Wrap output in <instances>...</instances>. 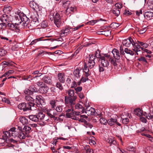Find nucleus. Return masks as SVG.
Listing matches in <instances>:
<instances>
[{
  "mask_svg": "<svg viewBox=\"0 0 153 153\" xmlns=\"http://www.w3.org/2000/svg\"><path fill=\"white\" fill-rule=\"evenodd\" d=\"M2 23H1L3 27V28L6 27L8 22H7V20L6 19L2 20Z\"/></svg>",
  "mask_w": 153,
  "mask_h": 153,
  "instance_id": "49",
  "label": "nucleus"
},
{
  "mask_svg": "<svg viewBox=\"0 0 153 153\" xmlns=\"http://www.w3.org/2000/svg\"><path fill=\"white\" fill-rule=\"evenodd\" d=\"M101 56L100 54V51L99 50V49H97V50L95 52V57L100 59L101 56Z\"/></svg>",
  "mask_w": 153,
  "mask_h": 153,
  "instance_id": "39",
  "label": "nucleus"
},
{
  "mask_svg": "<svg viewBox=\"0 0 153 153\" xmlns=\"http://www.w3.org/2000/svg\"><path fill=\"white\" fill-rule=\"evenodd\" d=\"M109 61L110 62L111 64L113 65L114 66H117V65L118 60L115 58V59H113L110 56V58H109Z\"/></svg>",
  "mask_w": 153,
  "mask_h": 153,
  "instance_id": "28",
  "label": "nucleus"
},
{
  "mask_svg": "<svg viewBox=\"0 0 153 153\" xmlns=\"http://www.w3.org/2000/svg\"><path fill=\"white\" fill-rule=\"evenodd\" d=\"M23 130L25 131L24 132L26 134L27 137H29V134L31 132L32 130L30 126H25L23 128Z\"/></svg>",
  "mask_w": 153,
  "mask_h": 153,
  "instance_id": "16",
  "label": "nucleus"
},
{
  "mask_svg": "<svg viewBox=\"0 0 153 153\" xmlns=\"http://www.w3.org/2000/svg\"><path fill=\"white\" fill-rule=\"evenodd\" d=\"M80 112L79 111H74V116L76 117H79L80 115Z\"/></svg>",
  "mask_w": 153,
  "mask_h": 153,
  "instance_id": "63",
  "label": "nucleus"
},
{
  "mask_svg": "<svg viewBox=\"0 0 153 153\" xmlns=\"http://www.w3.org/2000/svg\"><path fill=\"white\" fill-rule=\"evenodd\" d=\"M82 70L81 68H77L74 70V74L75 77L77 78H79L80 77V71Z\"/></svg>",
  "mask_w": 153,
  "mask_h": 153,
  "instance_id": "26",
  "label": "nucleus"
},
{
  "mask_svg": "<svg viewBox=\"0 0 153 153\" xmlns=\"http://www.w3.org/2000/svg\"><path fill=\"white\" fill-rule=\"evenodd\" d=\"M85 113L87 114L88 116L92 115H95L96 114L95 109L94 108L92 107H88L86 108Z\"/></svg>",
  "mask_w": 153,
  "mask_h": 153,
  "instance_id": "10",
  "label": "nucleus"
},
{
  "mask_svg": "<svg viewBox=\"0 0 153 153\" xmlns=\"http://www.w3.org/2000/svg\"><path fill=\"white\" fill-rule=\"evenodd\" d=\"M33 96V95L32 97H31V96L29 95L26 96L25 97V99L28 102H31L34 105V107L35 106V104L34 103V98H35V97L34 98Z\"/></svg>",
  "mask_w": 153,
  "mask_h": 153,
  "instance_id": "20",
  "label": "nucleus"
},
{
  "mask_svg": "<svg viewBox=\"0 0 153 153\" xmlns=\"http://www.w3.org/2000/svg\"><path fill=\"white\" fill-rule=\"evenodd\" d=\"M19 122H20L23 125L27 124L28 123V120L25 117H21L19 119Z\"/></svg>",
  "mask_w": 153,
  "mask_h": 153,
  "instance_id": "23",
  "label": "nucleus"
},
{
  "mask_svg": "<svg viewBox=\"0 0 153 153\" xmlns=\"http://www.w3.org/2000/svg\"><path fill=\"white\" fill-rule=\"evenodd\" d=\"M132 14L131 12L129 11V10H124L123 12V15L126 16H129Z\"/></svg>",
  "mask_w": 153,
  "mask_h": 153,
  "instance_id": "54",
  "label": "nucleus"
},
{
  "mask_svg": "<svg viewBox=\"0 0 153 153\" xmlns=\"http://www.w3.org/2000/svg\"><path fill=\"white\" fill-rule=\"evenodd\" d=\"M35 101L36 104V105H42V103L44 102L42 97L41 96H36L35 98V100H34Z\"/></svg>",
  "mask_w": 153,
  "mask_h": 153,
  "instance_id": "12",
  "label": "nucleus"
},
{
  "mask_svg": "<svg viewBox=\"0 0 153 153\" xmlns=\"http://www.w3.org/2000/svg\"><path fill=\"white\" fill-rule=\"evenodd\" d=\"M146 118L148 120H152L153 121V114H149L146 116Z\"/></svg>",
  "mask_w": 153,
  "mask_h": 153,
  "instance_id": "64",
  "label": "nucleus"
},
{
  "mask_svg": "<svg viewBox=\"0 0 153 153\" xmlns=\"http://www.w3.org/2000/svg\"><path fill=\"white\" fill-rule=\"evenodd\" d=\"M26 137V134H25L24 132H19V134L18 138H19L20 139H24Z\"/></svg>",
  "mask_w": 153,
  "mask_h": 153,
  "instance_id": "35",
  "label": "nucleus"
},
{
  "mask_svg": "<svg viewBox=\"0 0 153 153\" xmlns=\"http://www.w3.org/2000/svg\"><path fill=\"white\" fill-rule=\"evenodd\" d=\"M88 61V66L89 67L90 69L92 68L95 65L94 61Z\"/></svg>",
  "mask_w": 153,
  "mask_h": 153,
  "instance_id": "41",
  "label": "nucleus"
},
{
  "mask_svg": "<svg viewBox=\"0 0 153 153\" xmlns=\"http://www.w3.org/2000/svg\"><path fill=\"white\" fill-rule=\"evenodd\" d=\"M106 141L108 143L111 144H115L116 143V141L113 139L111 138H108L107 140Z\"/></svg>",
  "mask_w": 153,
  "mask_h": 153,
  "instance_id": "40",
  "label": "nucleus"
},
{
  "mask_svg": "<svg viewBox=\"0 0 153 153\" xmlns=\"http://www.w3.org/2000/svg\"><path fill=\"white\" fill-rule=\"evenodd\" d=\"M15 21L14 24L15 25H19L20 24L22 23V20L21 19L20 16H15Z\"/></svg>",
  "mask_w": 153,
  "mask_h": 153,
  "instance_id": "30",
  "label": "nucleus"
},
{
  "mask_svg": "<svg viewBox=\"0 0 153 153\" xmlns=\"http://www.w3.org/2000/svg\"><path fill=\"white\" fill-rule=\"evenodd\" d=\"M119 26V24L113 22L110 25V27L113 29H115L118 27Z\"/></svg>",
  "mask_w": 153,
  "mask_h": 153,
  "instance_id": "38",
  "label": "nucleus"
},
{
  "mask_svg": "<svg viewBox=\"0 0 153 153\" xmlns=\"http://www.w3.org/2000/svg\"><path fill=\"white\" fill-rule=\"evenodd\" d=\"M49 89V87L46 85H44L39 88V91L42 94H46Z\"/></svg>",
  "mask_w": 153,
  "mask_h": 153,
  "instance_id": "19",
  "label": "nucleus"
},
{
  "mask_svg": "<svg viewBox=\"0 0 153 153\" xmlns=\"http://www.w3.org/2000/svg\"><path fill=\"white\" fill-rule=\"evenodd\" d=\"M59 81L61 83H64L65 81V76L64 74L59 73L58 74Z\"/></svg>",
  "mask_w": 153,
  "mask_h": 153,
  "instance_id": "21",
  "label": "nucleus"
},
{
  "mask_svg": "<svg viewBox=\"0 0 153 153\" xmlns=\"http://www.w3.org/2000/svg\"><path fill=\"white\" fill-rule=\"evenodd\" d=\"M133 46V47L134 48H141L142 47H141L139 45H138V43H137L136 41L135 42L134 41V43L132 45Z\"/></svg>",
  "mask_w": 153,
  "mask_h": 153,
  "instance_id": "48",
  "label": "nucleus"
},
{
  "mask_svg": "<svg viewBox=\"0 0 153 153\" xmlns=\"http://www.w3.org/2000/svg\"><path fill=\"white\" fill-rule=\"evenodd\" d=\"M120 55H121L123 56H124V55H125V53H124V51L123 49V48L121 46L120 47Z\"/></svg>",
  "mask_w": 153,
  "mask_h": 153,
  "instance_id": "59",
  "label": "nucleus"
},
{
  "mask_svg": "<svg viewBox=\"0 0 153 153\" xmlns=\"http://www.w3.org/2000/svg\"><path fill=\"white\" fill-rule=\"evenodd\" d=\"M36 115L38 119V121L43 120L45 117V114H44L42 112H39Z\"/></svg>",
  "mask_w": 153,
  "mask_h": 153,
  "instance_id": "25",
  "label": "nucleus"
},
{
  "mask_svg": "<svg viewBox=\"0 0 153 153\" xmlns=\"http://www.w3.org/2000/svg\"><path fill=\"white\" fill-rule=\"evenodd\" d=\"M44 38V37H42L38 39H36L33 40L30 43V45H33L36 43L37 42L41 41L51 40V42H53V40L51 39H42Z\"/></svg>",
  "mask_w": 153,
  "mask_h": 153,
  "instance_id": "15",
  "label": "nucleus"
},
{
  "mask_svg": "<svg viewBox=\"0 0 153 153\" xmlns=\"http://www.w3.org/2000/svg\"><path fill=\"white\" fill-rule=\"evenodd\" d=\"M15 130V128L13 127L9 130L8 131L5 132V134H6L7 137H11V132L16 131Z\"/></svg>",
  "mask_w": 153,
  "mask_h": 153,
  "instance_id": "33",
  "label": "nucleus"
},
{
  "mask_svg": "<svg viewBox=\"0 0 153 153\" xmlns=\"http://www.w3.org/2000/svg\"><path fill=\"white\" fill-rule=\"evenodd\" d=\"M134 41L130 37L129 38L123 40L122 43L126 47H129L131 45H132Z\"/></svg>",
  "mask_w": 153,
  "mask_h": 153,
  "instance_id": "9",
  "label": "nucleus"
},
{
  "mask_svg": "<svg viewBox=\"0 0 153 153\" xmlns=\"http://www.w3.org/2000/svg\"><path fill=\"white\" fill-rule=\"evenodd\" d=\"M99 60L101 62V64L99 65V71L100 72H103L105 68H107L109 65V58L110 55L108 53L103 54Z\"/></svg>",
  "mask_w": 153,
  "mask_h": 153,
  "instance_id": "2",
  "label": "nucleus"
},
{
  "mask_svg": "<svg viewBox=\"0 0 153 153\" xmlns=\"http://www.w3.org/2000/svg\"><path fill=\"white\" fill-rule=\"evenodd\" d=\"M129 119L127 118L123 119L122 120V122L124 124H127L129 122Z\"/></svg>",
  "mask_w": 153,
  "mask_h": 153,
  "instance_id": "62",
  "label": "nucleus"
},
{
  "mask_svg": "<svg viewBox=\"0 0 153 153\" xmlns=\"http://www.w3.org/2000/svg\"><path fill=\"white\" fill-rule=\"evenodd\" d=\"M31 17L32 18V20L30 23V25L31 28H33V29L34 28H35L39 25V22L38 18L36 16H32Z\"/></svg>",
  "mask_w": 153,
  "mask_h": 153,
  "instance_id": "6",
  "label": "nucleus"
},
{
  "mask_svg": "<svg viewBox=\"0 0 153 153\" xmlns=\"http://www.w3.org/2000/svg\"><path fill=\"white\" fill-rule=\"evenodd\" d=\"M13 62H3L2 63V65H7V66H12L13 65Z\"/></svg>",
  "mask_w": 153,
  "mask_h": 153,
  "instance_id": "53",
  "label": "nucleus"
},
{
  "mask_svg": "<svg viewBox=\"0 0 153 153\" xmlns=\"http://www.w3.org/2000/svg\"><path fill=\"white\" fill-rule=\"evenodd\" d=\"M29 6L33 10H36L39 9V10H42V9H45V7H43L42 6H40L35 1H31L29 3Z\"/></svg>",
  "mask_w": 153,
  "mask_h": 153,
  "instance_id": "7",
  "label": "nucleus"
},
{
  "mask_svg": "<svg viewBox=\"0 0 153 153\" xmlns=\"http://www.w3.org/2000/svg\"><path fill=\"white\" fill-rule=\"evenodd\" d=\"M89 147L88 146H86L85 149L86 150V153H94V151L91 149L89 148Z\"/></svg>",
  "mask_w": 153,
  "mask_h": 153,
  "instance_id": "46",
  "label": "nucleus"
},
{
  "mask_svg": "<svg viewBox=\"0 0 153 153\" xmlns=\"http://www.w3.org/2000/svg\"><path fill=\"white\" fill-rule=\"evenodd\" d=\"M66 116L68 118H71L72 119L77 120L79 119V117H76L74 116V110H72V111L69 113H67Z\"/></svg>",
  "mask_w": 153,
  "mask_h": 153,
  "instance_id": "17",
  "label": "nucleus"
},
{
  "mask_svg": "<svg viewBox=\"0 0 153 153\" xmlns=\"http://www.w3.org/2000/svg\"><path fill=\"white\" fill-rule=\"evenodd\" d=\"M29 89V90H30L33 94L34 92H35L36 91V88L33 85L30 86Z\"/></svg>",
  "mask_w": 153,
  "mask_h": 153,
  "instance_id": "44",
  "label": "nucleus"
},
{
  "mask_svg": "<svg viewBox=\"0 0 153 153\" xmlns=\"http://www.w3.org/2000/svg\"><path fill=\"white\" fill-rule=\"evenodd\" d=\"M146 30V28H145L142 29L138 28L137 31L140 34H142L145 33Z\"/></svg>",
  "mask_w": 153,
  "mask_h": 153,
  "instance_id": "42",
  "label": "nucleus"
},
{
  "mask_svg": "<svg viewBox=\"0 0 153 153\" xmlns=\"http://www.w3.org/2000/svg\"><path fill=\"white\" fill-rule=\"evenodd\" d=\"M18 108L23 111H25L28 110H36V107H34V105L31 102H25L21 103L18 105Z\"/></svg>",
  "mask_w": 153,
  "mask_h": 153,
  "instance_id": "4",
  "label": "nucleus"
},
{
  "mask_svg": "<svg viewBox=\"0 0 153 153\" xmlns=\"http://www.w3.org/2000/svg\"><path fill=\"white\" fill-rule=\"evenodd\" d=\"M18 15L21 18L23 26L25 27H27L30 29H33V28H31L30 27L29 19L23 13H19Z\"/></svg>",
  "mask_w": 153,
  "mask_h": 153,
  "instance_id": "5",
  "label": "nucleus"
},
{
  "mask_svg": "<svg viewBox=\"0 0 153 153\" xmlns=\"http://www.w3.org/2000/svg\"><path fill=\"white\" fill-rule=\"evenodd\" d=\"M127 149L130 151L134 152L135 151V148L133 146H129L127 148Z\"/></svg>",
  "mask_w": 153,
  "mask_h": 153,
  "instance_id": "60",
  "label": "nucleus"
},
{
  "mask_svg": "<svg viewBox=\"0 0 153 153\" xmlns=\"http://www.w3.org/2000/svg\"><path fill=\"white\" fill-rule=\"evenodd\" d=\"M111 11L117 16H118L120 14V10H111Z\"/></svg>",
  "mask_w": 153,
  "mask_h": 153,
  "instance_id": "50",
  "label": "nucleus"
},
{
  "mask_svg": "<svg viewBox=\"0 0 153 153\" xmlns=\"http://www.w3.org/2000/svg\"><path fill=\"white\" fill-rule=\"evenodd\" d=\"M41 26L43 28L46 27L48 26V23L46 21H43L42 23Z\"/></svg>",
  "mask_w": 153,
  "mask_h": 153,
  "instance_id": "58",
  "label": "nucleus"
},
{
  "mask_svg": "<svg viewBox=\"0 0 153 153\" xmlns=\"http://www.w3.org/2000/svg\"><path fill=\"white\" fill-rule=\"evenodd\" d=\"M75 108L76 109H78L79 110H81V111H83L84 109V108L82 106V105L79 103L76 104L75 106Z\"/></svg>",
  "mask_w": 153,
  "mask_h": 153,
  "instance_id": "37",
  "label": "nucleus"
},
{
  "mask_svg": "<svg viewBox=\"0 0 153 153\" xmlns=\"http://www.w3.org/2000/svg\"><path fill=\"white\" fill-rule=\"evenodd\" d=\"M71 29V28H70L69 27H68L66 28L65 29L62 30L60 33V35L61 36H63L65 35H67L70 32V29Z\"/></svg>",
  "mask_w": 153,
  "mask_h": 153,
  "instance_id": "14",
  "label": "nucleus"
},
{
  "mask_svg": "<svg viewBox=\"0 0 153 153\" xmlns=\"http://www.w3.org/2000/svg\"><path fill=\"white\" fill-rule=\"evenodd\" d=\"M62 7L66 9V10H68L71 9V10H74V9H77L76 7L75 6H74L73 7L71 5V3L69 1H64L63 3Z\"/></svg>",
  "mask_w": 153,
  "mask_h": 153,
  "instance_id": "8",
  "label": "nucleus"
},
{
  "mask_svg": "<svg viewBox=\"0 0 153 153\" xmlns=\"http://www.w3.org/2000/svg\"><path fill=\"white\" fill-rule=\"evenodd\" d=\"M49 18L51 21L54 20V22L57 27H60L61 25L60 18L59 14L54 13L52 11H51L49 15Z\"/></svg>",
  "mask_w": 153,
  "mask_h": 153,
  "instance_id": "3",
  "label": "nucleus"
},
{
  "mask_svg": "<svg viewBox=\"0 0 153 153\" xmlns=\"http://www.w3.org/2000/svg\"><path fill=\"white\" fill-rule=\"evenodd\" d=\"M145 18L148 20L151 19L153 16V12L151 11H147L144 13Z\"/></svg>",
  "mask_w": 153,
  "mask_h": 153,
  "instance_id": "18",
  "label": "nucleus"
},
{
  "mask_svg": "<svg viewBox=\"0 0 153 153\" xmlns=\"http://www.w3.org/2000/svg\"><path fill=\"white\" fill-rule=\"evenodd\" d=\"M55 153H66L60 147L57 149V150L54 152Z\"/></svg>",
  "mask_w": 153,
  "mask_h": 153,
  "instance_id": "51",
  "label": "nucleus"
},
{
  "mask_svg": "<svg viewBox=\"0 0 153 153\" xmlns=\"http://www.w3.org/2000/svg\"><path fill=\"white\" fill-rule=\"evenodd\" d=\"M117 121V119L111 118L108 120L107 122L109 125L112 126L114 125Z\"/></svg>",
  "mask_w": 153,
  "mask_h": 153,
  "instance_id": "27",
  "label": "nucleus"
},
{
  "mask_svg": "<svg viewBox=\"0 0 153 153\" xmlns=\"http://www.w3.org/2000/svg\"><path fill=\"white\" fill-rule=\"evenodd\" d=\"M42 80L47 84L51 85L52 84V81L51 78L46 75L44 76L42 78Z\"/></svg>",
  "mask_w": 153,
  "mask_h": 153,
  "instance_id": "13",
  "label": "nucleus"
},
{
  "mask_svg": "<svg viewBox=\"0 0 153 153\" xmlns=\"http://www.w3.org/2000/svg\"><path fill=\"white\" fill-rule=\"evenodd\" d=\"M74 92V90L71 89L66 91V93L68 94V96L65 97V104H69L71 106L75 104L77 96L75 94Z\"/></svg>",
  "mask_w": 153,
  "mask_h": 153,
  "instance_id": "1",
  "label": "nucleus"
},
{
  "mask_svg": "<svg viewBox=\"0 0 153 153\" xmlns=\"http://www.w3.org/2000/svg\"><path fill=\"white\" fill-rule=\"evenodd\" d=\"M52 109L46 108L45 110V112L46 114L50 117H54L53 116V115H52V114L51 113V112L52 111Z\"/></svg>",
  "mask_w": 153,
  "mask_h": 153,
  "instance_id": "36",
  "label": "nucleus"
},
{
  "mask_svg": "<svg viewBox=\"0 0 153 153\" xmlns=\"http://www.w3.org/2000/svg\"><path fill=\"white\" fill-rule=\"evenodd\" d=\"M138 60L140 62V61L144 62L145 64H146L147 63V61L144 57H141L140 58H138Z\"/></svg>",
  "mask_w": 153,
  "mask_h": 153,
  "instance_id": "55",
  "label": "nucleus"
},
{
  "mask_svg": "<svg viewBox=\"0 0 153 153\" xmlns=\"http://www.w3.org/2000/svg\"><path fill=\"white\" fill-rule=\"evenodd\" d=\"M7 51L4 50L3 48H0V55L1 56H4L7 53Z\"/></svg>",
  "mask_w": 153,
  "mask_h": 153,
  "instance_id": "43",
  "label": "nucleus"
},
{
  "mask_svg": "<svg viewBox=\"0 0 153 153\" xmlns=\"http://www.w3.org/2000/svg\"><path fill=\"white\" fill-rule=\"evenodd\" d=\"M134 113L135 115L139 116H141L143 114L142 110L140 108L135 109L134 111Z\"/></svg>",
  "mask_w": 153,
  "mask_h": 153,
  "instance_id": "32",
  "label": "nucleus"
},
{
  "mask_svg": "<svg viewBox=\"0 0 153 153\" xmlns=\"http://www.w3.org/2000/svg\"><path fill=\"white\" fill-rule=\"evenodd\" d=\"M125 52L130 56H132L134 54V52L127 48H126L124 49Z\"/></svg>",
  "mask_w": 153,
  "mask_h": 153,
  "instance_id": "31",
  "label": "nucleus"
},
{
  "mask_svg": "<svg viewBox=\"0 0 153 153\" xmlns=\"http://www.w3.org/2000/svg\"><path fill=\"white\" fill-rule=\"evenodd\" d=\"M56 86L57 88H59L60 91H62L63 89V88L61 84L59 82H57L56 84Z\"/></svg>",
  "mask_w": 153,
  "mask_h": 153,
  "instance_id": "47",
  "label": "nucleus"
},
{
  "mask_svg": "<svg viewBox=\"0 0 153 153\" xmlns=\"http://www.w3.org/2000/svg\"><path fill=\"white\" fill-rule=\"evenodd\" d=\"M29 118L31 120L34 122L38 121V119L37 115H30L29 116Z\"/></svg>",
  "mask_w": 153,
  "mask_h": 153,
  "instance_id": "34",
  "label": "nucleus"
},
{
  "mask_svg": "<svg viewBox=\"0 0 153 153\" xmlns=\"http://www.w3.org/2000/svg\"><path fill=\"white\" fill-rule=\"evenodd\" d=\"M19 133H18L16 131H14L12 132L11 133V136H12L14 138L17 137L18 138Z\"/></svg>",
  "mask_w": 153,
  "mask_h": 153,
  "instance_id": "52",
  "label": "nucleus"
},
{
  "mask_svg": "<svg viewBox=\"0 0 153 153\" xmlns=\"http://www.w3.org/2000/svg\"><path fill=\"white\" fill-rule=\"evenodd\" d=\"M56 101L55 100H52L50 101L49 104L50 105L51 109L54 110L56 107Z\"/></svg>",
  "mask_w": 153,
  "mask_h": 153,
  "instance_id": "29",
  "label": "nucleus"
},
{
  "mask_svg": "<svg viewBox=\"0 0 153 153\" xmlns=\"http://www.w3.org/2000/svg\"><path fill=\"white\" fill-rule=\"evenodd\" d=\"M82 70L85 72V76H86L88 77L90 75V74L89 72V70L88 66H87L86 63L85 62L84 63V68Z\"/></svg>",
  "mask_w": 153,
  "mask_h": 153,
  "instance_id": "24",
  "label": "nucleus"
},
{
  "mask_svg": "<svg viewBox=\"0 0 153 153\" xmlns=\"http://www.w3.org/2000/svg\"><path fill=\"white\" fill-rule=\"evenodd\" d=\"M111 53L113 55L114 57L117 60H118L120 59V54L118 50L114 48L113 49Z\"/></svg>",
  "mask_w": 153,
  "mask_h": 153,
  "instance_id": "11",
  "label": "nucleus"
},
{
  "mask_svg": "<svg viewBox=\"0 0 153 153\" xmlns=\"http://www.w3.org/2000/svg\"><path fill=\"white\" fill-rule=\"evenodd\" d=\"M15 25H14L12 24L8 23H7V26L9 27V29L13 30L14 29V28H16V27H15Z\"/></svg>",
  "mask_w": 153,
  "mask_h": 153,
  "instance_id": "57",
  "label": "nucleus"
},
{
  "mask_svg": "<svg viewBox=\"0 0 153 153\" xmlns=\"http://www.w3.org/2000/svg\"><path fill=\"white\" fill-rule=\"evenodd\" d=\"M24 93L26 94L32 95L33 94V93L30 91V90H29V89H25L24 91Z\"/></svg>",
  "mask_w": 153,
  "mask_h": 153,
  "instance_id": "56",
  "label": "nucleus"
},
{
  "mask_svg": "<svg viewBox=\"0 0 153 153\" xmlns=\"http://www.w3.org/2000/svg\"><path fill=\"white\" fill-rule=\"evenodd\" d=\"M55 109L57 112L60 113L62 111V106L59 105H58Z\"/></svg>",
  "mask_w": 153,
  "mask_h": 153,
  "instance_id": "45",
  "label": "nucleus"
},
{
  "mask_svg": "<svg viewBox=\"0 0 153 153\" xmlns=\"http://www.w3.org/2000/svg\"><path fill=\"white\" fill-rule=\"evenodd\" d=\"M1 100L3 102L6 103L8 104H10V101L9 100L5 97L3 98Z\"/></svg>",
  "mask_w": 153,
  "mask_h": 153,
  "instance_id": "61",
  "label": "nucleus"
},
{
  "mask_svg": "<svg viewBox=\"0 0 153 153\" xmlns=\"http://www.w3.org/2000/svg\"><path fill=\"white\" fill-rule=\"evenodd\" d=\"M97 34L99 35H104L106 36H108L111 34V31L110 30L99 31L97 32Z\"/></svg>",
  "mask_w": 153,
  "mask_h": 153,
  "instance_id": "22",
  "label": "nucleus"
}]
</instances>
